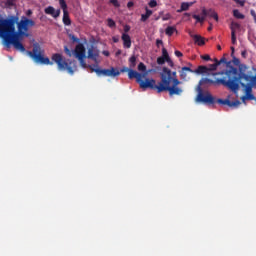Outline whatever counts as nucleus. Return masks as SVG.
I'll list each match as a JSON object with an SVG mask.
<instances>
[{"instance_id": "obj_1", "label": "nucleus", "mask_w": 256, "mask_h": 256, "mask_svg": "<svg viewBox=\"0 0 256 256\" xmlns=\"http://www.w3.org/2000/svg\"><path fill=\"white\" fill-rule=\"evenodd\" d=\"M34 26L35 21L32 19L22 17L19 21V16L9 15L5 19H0V37L7 47L13 45L16 50L25 52L23 38L29 37V28Z\"/></svg>"}, {"instance_id": "obj_2", "label": "nucleus", "mask_w": 256, "mask_h": 256, "mask_svg": "<svg viewBox=\"0 0 256 256\" xmlns=\"http://www.w3.org/2000/svg\"><path fill=\"white\" fill-rule=\"evenodd\" d=\"M145 75L138 73L131 69L128 73L130 80L136 79L140 88L143 90L151 89L157 93L168 92L169 96H181L183 94L182 82L178 79L177 72H172L169 68L163 67L160 73V82L156 83L154 79H146L143 81Z\"/></svg>"}, {"instance_id": "obj_3", "label": "nucleus", "mask_w": 256, "mask_h": 256, "mask_svg": "<svg viewBox=\"0 0 256 256\" xmlns=\"http://www.w3.org/2000/svg\"><path fill=\"white\" fill-rule=\"evenodd\" d=\"M28 56L37 64L42 65H53L54 63L58 65V70L68 71V74L73 75L77 70V65L75 61L66 62L63 55L55 53L51 56V60L45 57V51L42 49L40 44L34 43L32 51H27Z\"/></svg>"}, {"instance_id": "obj_4", "label": "nucleus", "mask_w": 256, "mask_h": 256, "mask_svg": "<svg viewBox=\"0 0 256 256\" xmlns=\"http://www.w3.org/2000/svg\"><path fill=\"white\" fill-rule=\"evenodd\" d=\"M238 67L239 73L238 69L235 67H230V70L226 71L225 73L227 82L231 84L229 89L234 93H237L239 90V84L241 83V80H245L246 82L251 80V76L246 74L247 70L249 69L247 65L241 64Z\"/></svg>"}, {"instance_id": "obj_5", "label": "nucleus", "mask_w": 256, "mask_h": 256, "mask_svg": "<svg viewBox=\"0 0 256 256\" xmlns=\"http://www.w3.org/2000/svg\"><path fill=\"white\" fill-rule=\"evenodd\" d=\"M87 68H89L92 73L95 72L98 77H101V76L117 77L121 75V72H119L117 69L113 67L111 69H100L98 68V64H96V65H89Z\"/></svg>"}, {"instance_id": "obj_6", "label": "nucleus", "mask_w": 256, "mask_h": 256, "mask_svg": "<svg viewBox=\"0 0 256 256\" xmlns=\"http://www.w3.org/2000/svg\"><path fill=\"white\" fill-rule=\"evenodd\" d=\"M196 101L207 105H214L216 103V98H214V96L207 90L204 92L199 86Z\"/></svg>"}, {"instance_id": "obj_7", "label": "nucleus", "mask_w": 256, "mask_h": 256, "mask_svg": "<svg viewBox=\"0 0 256 256\" xmlns=\"http://www.w3.org/2000/svg\"><path fill=\"white\" fill-rule=\"evenodd\" d=\"M219 86V85H223L225 87H227L228 89H230V86H232L226 77L222 78V79H215V80H211L208 78H203L200 83H199V87L201 86Z\"/></svg>"}, {"instance_id": "obj_8", "label": "nucleus", "mask_w": 256, "mask_h": 256, "mask_svg": "<svg viewBox=\"0 0 256 256\" xmlns=\"http://www.w3.org/2000/svg\"><path fill=\"white\" fill-rule=\"evenodd\" d=\"M74 55L75 57L79 60L80 62V65L83 67V68H88L89 65L86 64L85 62V58H86V49H85V46L80 43L76 46L75 48V52H74Z\"/></svg>"}, {"instance_id": "obj_9", "label": "nucleus", "mask_w": 256, "mask_h": 256, "mask_svg": "<svg viewBox=\"0 0 256 256\" xmlns=\"http://www.w3.org/2000/svg\"><path fill=\"white\" fill-rule=\"evenodd\" d=\"M44 13L54 19H57L61 15V9H55L53 6H48L44 9Z\"/></svg>"}, {"instance_id": "obj_10", "label": "nucleus", "mask_w": 256, "mask_h": 256, "mask_svg": "<svg viewBox=\"0 0 256 256\" xmlns=\"http://www.w3.org/2000/svg\"><path fill=\"white\" fill-rule=\"evenodd\" d=\"M99 55H100V51L96 47L91 46L88 49V56H87V58L93 60L96 63V65H98V57H99Z\"/></svg>"}, {"instance_id": "obj_11", "label": "nucleus", "mask_w": 256, "mask_h": 256, "mask_svg": "<svg viewBox=\"0 0 256 256\" xmlns=\"http://www.w3.org/2000/svg\"><path fill=\"white\" fill-rule=\"evenodd\" d=\"M217 103L221 104V105H227L230 108H238V106L241 105V101L240 100L231 101V100H228V99L222 100V98H219L217 100Z\"/></svg>"}, {"instance_id": "obj_12", "label": "nucleus", "mask_w": 256, "mask_h": 256, "mask_svg": "<svg viewBox=\"0 0 256 256\" xmlns=\"http://www.w3.org/2000/svg\"><path fill=\"white\" fill-rule=\"evenodd\" d=\"M121 39L123 41L124 48L129 49L132 47V38H131V36H129V34L122 33Z\"/></svg>"}, {"instance_id": "obj_13", "label": "nucleus", "mask_w": 256, "mask_h": 256, "mask_svg": "<svg viewBox=\"0 0 256 256\" xmlns=\"http://www.w3.org/2000/svg\"><path fill=\"white\" fill-rule=\"evenodd\" d=\"M187 73H194V70L189 67H182V70H180V78L187 80Z\"/></svg>"}, {"instance_id": "obj_14", "label": "nucleus", "mask_w": 256, "mask_h": 256, "mask_svg": "<svg viewBox=\"0 0 256 256\" xmlns=\"http://www.w3.org/2000/svg\"><path fill=\"white\" fill-rule=\"evenodd\" d=\"M64 15L62 16V23H64V26H71L72 24V21H71V18L69 16V12L68 11H64L63 12Z\"/></svg>"}, {"instance_id": "obj_15", "label": "nucleus", "mask_w": 256, "mask_h": 256, "mask_svg": "<svg viewBox=\"0 0 256 256\" xmlns=\"http://www.w3.org/2000/svg\"><path fill=\"white\" fill-rule=\"evenodd\" d=\"M192 5H193V2H191V3L182 2V4L180 5V9L177 10V13H182V12L188 11Z\"/></svg>"}, {"instance_id": "obj_16", "label": "nucleus", "mask_w": 256, "mask_h": 256, "mask_svg": "<svg viewBox=\"0 0 256 256\" xmlns=\"http://www.w3.org/2000/svg\"><path fill=\"white\" fill-rule=\"evenodd\" d=\"M152 15H153V11L146 7V13L141 14V22L143 23L147 22Z\"/></svg>"}, {"instance_id": "obj_17", "label": "nucleus", "mask_w": 256, "mask_h": 256, "mask_svg": "<svg viewBox=\"0 0 256 256\" xmlns=\"http://www.w3.org/2000/svg\"><path fill=\"white\" fill-rule=\"evenodd\" d=\"M190 35H191V37L194 38L195 43L198 44L199 46H202L205 44V40L202 36L197 35V34L193 35V34H191V32H190Z\"/></svg>"}, {"instance_id": "obj_18", "label": "nucleus", "mask_w": 256, "mask_h": 256, "mask_svg": "<svg viewBox=\"0 0 256 256\" xmlns=\"http://www.w3.org/2000/svg\"><path fill=\"white\" fill-rule=\"evenodd\" d=\"M195 74H209L207 66H199L198 69L193 70Z\"/></svg>"}, {"instance_id": "obj_19", "label": "nucleus", "mask_w": 256, "mask_h": 256, "mask_svg": "<svg viewBox=\"0 0 256 256\" xmlns=\"http://www.w3.org/2000/svg\"><path fill=\"white\" fill-rule=\"evenodd\" d=\"M177 31L176 27L174 26H168L165 29V35H167L168 37H172V35H174V32Z\"/></svg>"}, {"instance_id": "obj_20", "label": "nucleus", "mask_w": 256, "mask_h": 256, "mask_svg": "<svg viewBox=\"0 0 256 256\" xmlns=\"http://www.w3.org/2000/svg\"><path fill=\"white\" fill-rule=\"evenodd\" d=\"M233 16H234V18H236L238 20L245 19V15H243V13H241L238 9L233 10Z\"/></svg>"}, {"instance_id": "obj_21", "label": "nucleus", "mask_w": 256, "mask_h": 256, "mask_svg": "<svg viewBox=\"0 0 256 256\" xmlns=\"http://www.w3.org/2000/svg\"><path fill=\"white\" fill-rule=\"evenodd\" d=\"M207 16L213 18L216 22H218V20H219L217 13L213 9L208 10Z\"/></svg>"}, {"instance_id": "obj_22", "label": "nucleus", "mask_w": 256, "mask_h": 256, "mask_svg": "<svg viewBox=\"0 0 256 256\" xmlns=\"http://www.w3.org/2000/svg\"><path fill=\"white\" fill-rule=\"evenodd\" d=\"M230 29H231V33H235L236 30L241 29V24L236 23V22H232Z\"/></svg>"}, {"instance_id": "obj_23", "label": "nucleus", "mask_w": 256, "mask_h": 256, "mask_svg": "<svg viewBox=\"0 0 256 256\" xmlns=\"http://www.w3.org/2000/svg\"><path fill=\"white\" fill-rule=\"evenodd\" d=\"M58 3L60 4V8H62V12L68 11V6L65 0H58Z\"/></svg>"}, {"instance_id": "obj_24", "label": "nucleus", "mask_w": 256, "mask_h": 256, "mask_svg": "<svg viewBox=\"0 0 256 256\" xmlns=\"http://www.w3.org/2000/svg\"><path fill=\"white\" fill-rule=\"evenodd\" d=\"M242 87H245L246 94L252 93V84L245 85L244 83H239Z\"/></svg>"}, {"instance_id": "obj_25", "label": "nucleus", "mask_w": 256, "mask_h": 256, "mask_svg": "<svg viewBox=\"0 0 256 256\" xmlns=\"http://www.w3.org/2000/svg\"><path fill=\"white\" fill-rule=\"evenodd\" d=\"M129 62H130V68H135L136 65H137V58H136V56L130 57Z\"/></svg>"}, {"instance_id": "obj_26", "label": "nucleus", "mask_w": 256, "mask_h": 256, "mask_svg": "<svg viewBox=\"0 0 256 256\" xmlns=\"http://www.w3.org/2000/svg\"><path fill=\"white\" fill-rule=\"evenodd\" d=\"M107 26L110 28V29H114L116 28V23L113 19L111 18H108L107 19Z\"/></svg>"}, {"instance_id": "obj_27", "label": "nucleus", "mask_w": 256, "mask_h": 256, "mask_svg": "<svg viewBox=\"0 0 256 256\" xmlns=\"http://www.w3.org/2000/svg\"><path fill=\"white\" fill-rule=\"evenodd\" d=\"M245 99L249 101H253L256 99V97L251 93L246 94V96H242V100L245 101Z\"/></svg>"}, {"instance_id": "obj_28", "label": "nucleus", "mask_w": 256, "mask_h": 256, "mask_svg": "<svg viewBox=\"0 0 256 256\" xmlns=\"http://www.w3.org/2000/svg\"><path fill=\"white\" fill-rule=\"evenodd\" d=\"M193 19H195V20L197 21V23H201V24H203L204 21H205V17H200V16L197 15V14H194V15H193Z\"/></svg>"}, {"instance_id": "obj_29", "label": "nucleus", "mask_w": 256, "mask_h": 256, "mask_svg": "<svg viewBox=\"0 0 256 256\" xmlns=\"http://www.w3.org/2000/svg\"><path fill=\"white\" fill-rule=\"evenodd\" d=\"M214 61L216 62V64H218V66L221 65L222 63H225L227 65L230 63V62H227L225 57L221 58L219 61L217 59H215Z\"/></svg>"}, {"instance_id": "obj_30", "label": "nucleus", "mask_w": 256, "mask_h": 256, "mask_svg": "<svg viewBox=\"0 0 256 256\" xmlns=\"http://www.w3.org/2000/svg\"><path fill=\"white\" fill-rule=\"evenodd\" d=\"M161 57H163L165 59H169L170 58L169 53H168L166 48H162V56Z\"/></svg>"}, {"instance_id": "obj_31", "label": "nucleus", "mask_w": 256, "mask_h": 256, "mask_svg": "<svg viewBox=\"0 0 256 256\" xmlns=\"http://www.w3.org/2000/svg\"><path fill=\"white\" fill-rule=\"evenodd\" d=\"M138 70L141 72H146L147 71V67L144 63H139L138 65Z\"/></svg>"}, {"instance_id": "obj_32", "label": "nucleus", "mask_w": 256, "mask_h": 256, "mask_svg": "<svg viewBox=\"0 0 256 256\" xmlns=\"http://www.w3.org/2000/svg\"><path fill=\"white\" fill-rule=\"evenodd\" d=\"M217 67H218L217 62H215V64L209 65V67H208V73L211 72V71H215V70L217 69Z\"/></svg>"}, {"instance_id": "obj_33", "label": "nucleus", "mask_w": 256, "mask_h": 256, "mask_svg": "<svg viewBox=\"0 0 256 256\" xmlns=\"http://www.w3.org/2000/svg\"><path fill=\"white\" fill-rule=\"evenodd\" d=\"M110 3H111L115 8L121 7V4L119 3V0H110Z\"/></svg>"}, {"instance_id": "obj_34", "label": "nucleus", "mask_w": 256, "mask_h": 256, "mask_svg": "<svg viewBox=\"0 0 256 256\" xmlns=\"http://www.w3.org/2000/svg\"><path fill=\"white\" fill-rule=\"evenodd\" d=\"M166 58H164V57H158L157 58V64H159V65H163V64H165V62H166Z\"/></svg>"}, {"instance_id": "obj_35", "label": "nucleus", "mask_w": 256, "mask_h": 256, "mask_svg": "<svg viewBox=\"0 0 256 256\" xmlns=\"http://www.w3.org/2000/svg\"><path fill=\"white\" fill-rule=\"evenodd\" d=\"M148 5L150 8H155V7H157L158 3L156 0H150Z\"/></svg>"}, {"instance_id": "obj_36", "label": "nucleus", "mask_w": 256, "mask_h": 256, "mask_svg": "<svg viewBox=\"0 0 256 256\" xmlns=\"http://www.w3.org/2000/svg\"><path fill=\"white\" fill-rule=\"evenodd\" d=\"M172 18L170 13H166L162 16V21H169Z\"/></svg>"}, {"instance_id": "obj_37", "label": "nucleus", "mask_w": 256, "mask_h": 256, "mask_svg": "<svg viewBox=\"0 0 256 256\" xmlns=\"http://www.w3.org/2000/svg\"><path fill=\"white\" fill-rule=\"evenodd\" d=\"M232 58H233L232 62H233L234 65H236V66L241 65V60L240 59L236 58L235 56H232Z\"/></svg>"}, {"instance_id": "obj_38", "label": "nucleus", "mask_w": 256, "mask_h": 256, "mask_svg": "<svg viewBox=\"0 0 256 256\" xmlns=\"http://www.w3.org/2000/svg\"><path fill=\"white\" fill-rule=\"evenodd\" d=\"M16 0H7L6 1V6L8 7H14L15 6Z\"/></svg>"}, {"instance_id": "obj_39", "label": "nucleus", "mask_w": 256, "mask_h": 256, "mask_svg": "<svg viewBox=\"0 0 256 256\" xmlns=\"http://www.w3.org/2000/svg\"><path fill=\"white\" fill-rule=\"evenodd\" d=\"M231 41H232V44H236L237 42L235 32H231Z\"/></svg>"}, {"instance_id": "obj_40", "label": "nucleus", "mask_w": 256, "mask_h": 256, "mask_svg": "<svg viewBox=\"0 0 256 256\" xmlns=\"http://www.w3.org/2000/svg\"><path fill=\"white\" fill-rule=\"evenodd\" d=\"M235 3L240 5L241 7H245V0H235Z\"/></svg>"}, {"instance_id": "obj_41", "label": "nucleus", "mask_w": 256, "mask_h": 256, "mask_svg": "<svg viewBox=\"0 0 256 256\" xmlns=\"http://www.w3.org/2000/svg\"><path fill=\"white\" fill-rule=\"evenodd\" d=\"M64 52H66L68 56H72V52L67 46H64Z\"/></svg>"}, {"instance_id": "obj_42", "label": "nucleus", "mask_w": 256, "mask_h": 256, "mask_svg": "<svg viewBox=\"0 0 256 256\" xmlns=\"http://www.w3.org/2000/svg\"><path fill=\"white\" fill-rule=\"evenodd\" d=\"M166 62L168 64V66L173 67L174 66V62L171 60V58L169 57L168 59H166Z\"/></svg>"}, {"instance_id": "obj_43", "label": "nucleus", "mask_w": 256, "mask_h": 256, "mask_svg": "<svg viewBox=\"0 0 256 256\" xmlns=\"http://www.w3.org/2000/svg\"><path fill=\"white\" fill-rule=\"evenodd\" d=\"M135 6V3L133 2V1H129L128 3H127V8L128 9H131V8H133Z\"/></svg>"}, {"instance_id": "obj_44", "label": "nucleus", "mask_w": 256, "mask_h": 256, "mask_svg": "<svg viewBox=\"0 0 256 256\" xmlns=\"http://www.w3.org/2000/svg\"><path fill=\"white\" fill-rule=\"evenodd\" d=\"M129 31H131V26H129V25H125L124 26V33H129Z\"/></svg>"}, {"instance_id": "obj_45", "label": "nucleus", "mask_w": 256, "mask_h": 256, "mask_svg": "<svg viewBox=\"0 0 256 256\" xmlns=\"http://www.w3.org/2000/svg\"><path fill=\"white\" fill-rule=\"evenodd\" d=\"M201 58H202L203 60H205V61H210V60H211V57H210L208 54L202 55Z\"/></svg>"}, {"instance_id": "obj_46", "label": "nucleus", "mask_w": 256, "mask_h": 256, "mask_svg": "<svg viewBox=\"0 0 256 256\" xmlns=\"http://www.w3.org/2000/svg\"><path fill=\"white\" fill-rule=\"evenodd\" d=\"M248 82H251V84L256 85V76H251Z\"/></svg>"}, {"instance_id": "obj_47", "label": "nucleus", "mask_w": 256, "mask_h": 256, "mask_svg": "<svg viewBox=\"0 0 256 256\" xmlns=\"http://www.w3.org/2000/svg\"><path fill=\"white\" fill-rule=\"evenodd\" d=\"M251 16L254 19V23L256 24V11L255 10H251Z\"/></svg>"}, {"instance_id": "obj_48", "label": "nucleus", "mask_w": 256, "mask_h": 256, "mask_svg": "<svg viewBox=\"0 0 256 256\" xmlns=\"http://www.w3.org/2000/svg\"><path fill=\"white\" fill-rule=\"evenodd\" d=\"M202 15H203L204 18L207 17L208 16V10L204 8L202 10Z\"/></svg>"}, {"instance_id": "obj_49", "label": "nucleus", "mask_w": 256, "mask_h": 256, "mask_svg": "<svg viewBox=\"0 0 256 256\" xmlns=\"http://www.w3.org/2000/svg\"><path fill=\"white\" fill-rule=\"evenodd\" d=\"M174 54H175V56H177V57H182V56H183V53L180 52V51H178V50H176V51L174 52Z\"/></svg>"}, {"instance_id": "obj_50", "label": "nucleus", "mask_w": 256, "mask_h": 256, "mask_svg": "<svg viewBox=\"0 0 256 256\" xmlns=\"http://www.w3.org/2000/svg\"><path fill=\"white\" fill-rule=\"evenodd\" d=\"M33 15V11L31 9H28L26 12V16L30 17Z\"/></svg>"}, {"instance_id": "obj_51", "label": "nucleus", "mask_w": 256, "mask_h": 256, "mask_svg": "<svg viewBox=\"0 0 256 256\" xmlns=\"http://www.w3.org/2000/svg\"><path fill=\"white\" fill-rule=\"evenodd\" d=\"M112 41H113L114 43L119 42V36H113V37H112Z\"/></svg>"}, {"instance_id": "obj_52", "label": "nucleus", "mask_w": 256, "mask_h": 256, "mask_svg": "<svg viewBox=\"0 0 256 256\" xmlns=\"http://www.w3.org/2000/svg\"><path fill=\"white\" fill-rule=\"evenodd\" d=\"M156 45H157V47H160V45H163V41L157 39V40H156Z\"/></svg>"}, {"instance_id": "obj_53", "label": "nucleus", "mask_w": 256, "mask_h": 256, "mask_svg": "<svg viewBox=\"0 0 256 256\" xmlns=\"http://www.w3.org/2000/svg\"><path fill=\"white\" fill-rule=\"evenodd\" d=\"M129 70H131V69H129V68H127V67H124V68H122V69L120 70V72H122V73L128 72V73H129Z\"/></svg>"}, {"instance_id": "obj_54", "label": "nucleus", "mask_w": 256, "mask_h": 256, "mask_svg": "<svg viewBox=\"0 0 256 256\" xmlns=\"http://www.w3.org/2000/svg\"><path fill=\"white\" fill-rule=\"evenodd\" d=\"M70 37H71L72 41L79 42V39L76 36L71 35Z\"/></svg>"}, {"instance_id": "obj_55", "label": "nucleus", "mask_w": 256, "mask_h": 256, "mask_svg": "<svg viewBox=\"0 0 256 256\" xmlns=\"http://www.w3.org/2000/svg\"><path fill=\"white\" fill-rule=\"evenodd\" d=\"M241 56H242L243 58H247V51H246V50L242 51V52H241Z\"/></svg>"}, {"instance_id": "obj_56", "label": "nucleus", "mask_w": 256, "mask_h": 256, "mask_svg": "<svg viewBox=\"0 0 256 256\" xmlns=\"http://www.w3.org/2000/svg\"><path fill=\"white\" fill-rule=\"evenodd\" d=\"M235 48L231 47V57H234Z\"/></svg>"}, {"instance_id": "obj_57", "label": "nucleus", "mask_w": 256, "mask_h": 256, "mask_svg": "<svg viewBox=\"0 0 256 256\" xmlns=\"http://www.w3.org/2000/svg\"><path fill=\"white\" fill-rule=\"evenodd\" d=\"M102 53H103V55H105L107 57L110 55V53L108 51H103Z\"/></svg>"}, {"instance_id": "obj_58", "label": "nucleus", "mask_w": 256, "mask_h": 256, "mask_svg": "<svg viewBox=\"0 0 256 256\" xmlns=\"http://www.w3.org/2000/svg\"><path fill=\"white\" fill-rule=\"evenodd\" d=\"M184 17H190V13H184Z\"/></svg>"}, {"instance_id": "obj_59", "label": "nucleus", "mask_w": 256, "mask_h": 256, "mask_svg": "<svg viewBox=\"0 0 256 256\" xmlns=\"http://www.w3.org/2000/svg\"><path fill=\"white\" fill-rule=\"evenodd\" d=\"M217 49H218V50H221L222 48H221V46H220V45H218V46H217Z\"/></svg>"}, {"instance_id": "obj_60", "label": "nucleus", "mask_w": 256, "mask_h": 256, "mask_svg": "<svg viewBox=\"0 0 256 256\" xmlns=\"http://www.w3.org/2000/svg\"><path fill=\"white\" fill-rule=\"evenodd\" d=\"M208 31H212V27L211 26L208 28Z\"/></svg>"}, {"instance_id": "obj_61", "label": "nucleus", "mask_w": 256, "mask_h": 256, "mask_svg": "<svg viewBox=\"0 0 256 256\" xmlns=\"http://www.w3.org/2000/svg\"><path fill=\"white\" fill-rule=\"evenodd\" d=\"M217 74H218V73H215L214 76L217 75Z\"/></svg>"}]
</instances>
